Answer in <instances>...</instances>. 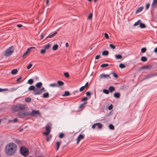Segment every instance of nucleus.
Here are the masks:
<instances>
[{
    "instance_id": "nucleus-31",
    "label": "nucleus",
    "mask_w": 157,
    "mask_h": 157,
    "mask_svg": "<svg viewBox=\"0 0 157 157\" xmlns=\"http://www.w3.org/2000/svg\"><path fill=\"white\" fill-rule=\"evenodd\" d=\"M141 22V21L140 20H138L137 22H136L133 25L134 26H136L140 24Z\"/></svg>"
},
{
    "instance_id": "nucleus-53",
    "label": "nucleus",
    "mask_w": 157,
    "mask_h": 157,
    "mask_svg": "<svg viewBox=\"0 0 157 157\" xmlns=\"http://www.w3.org/2000/svg\"><path fill=\"white\" fill-rule=\"evenodd\" d=\"M87 99L88 98L87 97H85L82 98V99H81V101H84L87 100Z\"/></svg>"
},
{
    "instance_id": "nucleus-38",
    "label": "nucleus",
    "mask_w": 157,
    "mask_h": 157,
    "mask_svg": "<svg viewBox=\"0 0 157 157\" xmlns=\"http://www.w3.org/2000/svg\"><path fill=\"white\" fill-rule=\"evenodd\" d=\"M31 100V98L29 97H26L25 98V101L26 102H29Z\"/></svg>"
},
{
    "instance_id": "nucleus-26",
    "label": "nucleus",
    "mask_w": 157,
    "mask_h": 157,
    "mask_svg": "<svg viewBox=\"0 0 157 157\" xmlns=\"http://www.w3.org/2000/svg\"><path fill=\"white\" fill-rule=\"evenodd\" d=\"M102 54L103 56H107L109 54V52L107 50L104 51L102 52Z\"/></svg>"
},
{
    "instance_id": "nucleus-46",
    "label": "nucleus",
    "mask_w": 157,
    "mask_h": 157,
    "mask_svg": "<svg viewBox=\"0 0 157 157\" xmlns=\"http://www.w3.org/2000/svg\"><path fill=\"white\" fill-rule=\"evenodd\" d=\"M147 49L145 47L141 49V52L144 53L146 52V51Z\"/></svg>"
},
{
    "instance_id": "nucleus-52",
    "label": "nucleus",
    "mask_w": 157,
    "mask_h": 157,
    "mask_svg": "<svg viewBox=\"0 0 157 157\" xmlns=\"http://www.w3.org/2000/svg\"><path fill=\"white\" fill-rule=\"evenodd\" d=\"M32 66V64H31V63L29 64L28 65V66H27V69H30L31 67Z\"/></svg>"
},
{
    "instance_id": "nucleus-27",
    "label": "nucleus",
    "mask_w": 157,
    "mask_h": 157,
    "mask_svg": "<svg viewBox=\"0 0 157 157\" xmlns=\"http://www.w3.org/2000/svg\"><path fill=\"white\" fill-rule=\"evenodd\" d=\"M15 142L19 145L21 144V140L17 139H16L15 140Z\"/></svg>"
},
{
    "instance_id": "nucleus-25",
    "label": "nucleus",
    "mask_w": 157,
    "mask_h": 157,
    "mask_svg": "<svg viewBox=\"0 0 157 157\" xmlns=\"http://www.w3.org/2000/svg\"><path fill=\"white\" fill-rule=\"evenodd\" d=\"M58 48V45L57 44H54L52 47V49L54 51H56L57 50Z\"/></svg>"
},
{
    "instance_id": "nucleus-57",
    "label": "nucleus",
    "mask_w": 157,
    "mask_h": 157,
    "mask_svg": "<svg viewBox=\"0 0 157 157\" xmlns=\"http://www.w3.org/2000/svg\"><path fill=\"white\" fill-rule=\"evenodd\" d=\"M51 138V136H50L49 137L47 136V137H46V141L47 142L49 141L50 140V139Z\"/></svg>"
},
{
    "instance_id": "nucleus-8",
    "label": "nucleus",
    "mask_w": 157,
    "mask_h": 157,
    "mask_svg": "<svg viewBox=\"0 0 157 157\" xmlns=\"http://www.w3.org/2000/svg\"><path fill=\"white\" fill-rule=\"evenodd\" d=\"M99 77L101 79H108V78H111L109 75H105L104 73H103L101 74L99 76Z\"/></svg>"
},
{
    "instance_id": "nucleus-54",
    "label": "nucleus",
    "mask_w": 157,
    "mask_h": 157,
    "mask_svg": "<svg viewBox=\"0 0 157 157\" xmlns=\"http://www.w3.org/2000/svg\"><path fill=\"white\" fill-rule=\"evenodd\" d=\"M113 105L112 104H111L109 106L108 108V109L109 110H110L111 109H112L113 108Z\"/></svg>"
},
{
    "instance_id": "nucleus-12",
    "label": "nucleus",
    "mask_w": 157,
    "mask_h": 157,
    "mask_svg": "<svg viewBox=\"0 0 157 157\" xmlns=\"http://www.w3.org/2000/svg\"><path fill=\"white\" fill-rule=\"evenodd\" d=\"M87 102H84L83 103L81 104L79 107V111H80L82 110V109L84 107L85 105L87 104Z\"/></svg>"
},
{
    "instance_id": "nucleus-43",
    "label": "nucleus",
    "mask_w": 157,
    "mask_h": 157,
    "mask_svg": "<svg viewBox=\"0 0 157 157\" xmlns=\"http://www.w3.org/2000/svg\"><path fill=\"white\" fill-rule=\"evenodd\" d=\"M50 46L51 45L50 44H48L44 46V48L46 50L48 49Z\"/></svg>"
},
{
    "instance_id": "nucleus-49",
    "label": "nucleus",
    "mask_w": 157,
    "mask_h": 157,
    "mask_svg": "<svg viewBox=\"0 0 157 157\" xmlns=\"http://www.w3.org/2000/svg\"><path fill=\"white\" fill-rule=\"evenodd\" d=\"M64 75L67 78L69 77V73L67 72H65L64 74Z\"/></svg>"
},
{
    "instance_id": "nucleus-41",
    "label": "nucleus",
    "mask_w": 157,
    "mask_h": 157,
    "mask_svg": "<svg viewBox=\"0 0 157 157\" xmlns=\"http://www.w3.org/2000/svg\"><path fill=\"white\" fill-rule=\"evenodd\" d=\"M33 82V80L32 79H30L28 81V83L29 84H32Z\"/></svg>"
},
{
    "instance_id": "nucleus-60",
    "label": "nucleus",
    "mask_w": 157,
    "mask_h": 157,
    "mask_svg": "<svg viewBox=\"0 0 157 157\" xmlns=\"http://www.w3.org/2000/svg\"><path fill=\"white\" fill-rule=\"evenodd\" d=\"M88 83H89V82H86V84H85V85L83 86L85 88H88Z\"/></svg>"
},
{
    "instance_id": "nucleus-19",
    "label": "nucleus",
    "mask_w": 157,
    "mask_h": 157,
    "mask_svg": "<svg viewBox=\"0 0 157 157\" xmlns=\"http://www.w3.org/2000/svg\"><path fill=\"white\" fill-rule=\"evenodd\" d=\"M19 105H15L13 107V109L15 111L20 110Z\"/></svg>"
},
{
    "instance_id": "nucleus-62",
    "label": "nucleus",
    "mask_w": 157,
    "mask_h": 157,
    "mask_svg": "<svg viewBox=\"0 0 157 157\" xmlns=\"http://www.w3.org/2000/svg\"><path fill=\"white\" fill-rule=\"evenodd\" d=\"M100 57V55H97L95 57V59H99Z\"/></svg>"
},
{
    "instance_id": "nucleus-34",
    "label": "nucleus",
    "mask_w": 157,
    "mask_h": 157,
    "mask_svg": "<svg viewBox=\"0 0 157 157\" xmlns=\"http://www.w3.org/2000/svg\"><path fill=\"white\" fill-rule=\"evenodd\" d=\"M109 66V64L108 63H103L101 64L100 66L101 67H108Z\"/></svg>"
},
{
    "instance_id": "nucleus-15",
    "label": "nucleus",
    "mask_w": 157,
    "mask_h": 157,
    "mask_svg": "<svg viewBox=\"0 0 157 157\" xmlns=\"http://www.w3.org/2000/svg\"><path fill=\"white\" fill-rule=\"evenodd\" d=\"M113 96L115 98H118L120 97L121 94L119 92H116L114 93Z\"/></svg>"
},
{
    "instance_id": "nucleus-20",
    "label": "nucleus",
    "mask_w": 157,
    "mask_h": 157,
    "mask_svg": "<svg viewBox=\"0 0 157 157\" xmlns=\"http://www.w3.org/2000/svg\"><path fill=\"white\" fill-rule=\"evenodd\" d=\"M42 85V83L41 82H40L37 83L36 85V86L37 88H40L41 87Z\"/></svg>"
},
{
    "instance_id": "nucleus-9",
    "label": "nucleus",
    "mask_w": 157,
    "mask_h": 157,
    "mask_svg": "<svg viewBox=\"0 0 157 157\" xmlns=\"http://www.w3.org/2000/svg\"><path fill=\"white\" fill-rule=\"evenodd\" d=\"M84 136L82 134L79 135L78 136L77 138V141L76 142V144H78L80 141L81 140L84 139Z\"/></svg>"
},
{
    "instance_id": "nucleus-18",
    "label": "nucleus",
    "mask_w": 157,
    "mask_h": 157,
    "mask_svg": "<svg viewBox=\"0 0 157 157\" xmlns=\"http://www.w3.org/2000/svg\"><path fill=\"white\" fill-rule=\"evenodd\" d=\"M115 90V88L113 86H110L109 87V92L110 93H112L113 91H114Z\"/></svg>"
},
{
    "instance_id": "nucleus-24",
    "label": "nucleus",
    "mask_w": 157,
    "mask_h": 157,
    "mask_svg": "<svg viewBox=\"0 0 157 157\" xmlns=\"http://www.w3.org/2000/svg\"><path fill=\"white\" fill-rule=\"evenodd\" d=\"M141 60L142 62H146L147 60V58L144 56H143L141 57Z\"/></svg>"
},
{
    "instance_id": "nucleus-61",
    "label": "nucleus",
    "mask_w": 157,
    "mask_h": 157,
    "mask_svg": "<svg viewBox=\"0 0 157 157\" xmlns=\"http://www.w3.org/2000/svg\"><path fill=\"white\" fill-rule=\"evenodd\" d=\"M40 91H41V93L42 92H45L46 90H45V88L44 87L42 88L41 89H40Z\"/></svg>"
},
{
    "instance_id": "nucleus-64",
    "label": "nucleus",
    "mask_w": 157,
    "mask_h": 157,
    "mask_svg": "<svg viewBox=\"0 0 157 157\" xmlns=\"http://www.w3.org/2000/svg\"><path fill=\"white\" fill-rule=\"evenodd\" d=\"M18 28H20L23 26V25L21 24H18L17 25Z\"/></svg>"
},
{
    "instance_id": "nucleus-50",
    "label": "nucleus",
    "mask_w": 157,
    "mask_h": 157,
    "mask_svg": "<svg viewBox=\"0 0 157 157\" xmlns=\"http://www.w3.org/2000/svg\"><path fill=\"white\" fill-rule=\"evenodd\" d=\"M109 46L112 49H114L116 48V47H115V45H113V44H110L109 45Z\"/></svg>"
},
{
    "instance_id": "nucleus-42",
    "label": "nucleus",
    "mask_w": 157,
    "mask_h": 157,
    "mask_svg": "<svg viewBox=\"0 0 157 157\" xmlns=\"http://www.w3.org/2000/svg\"><path fill=\"white\" fill-rule=\"evenodd\" d=\"M111 74H112L113 76L116 78H117L118 77V76L117 74L114 72H112L111 73Z\"/></svg>"
},
{
    "instance_id": "nucleus-3",
    "label": "nucleus",
    "mask_w": 157,
    "mask_h": 157,
    "mask_svg": "<svg viewBox=\"0 0 157 157\" xmlns=\"http://www.w3.org/2000/svg\"><path fill=\"white\" fill-rule=\"evenodd\" d=\"M14 51V47L12 46L6 50L5 53V56L6 57L10 56Z\"/></svg>"
},
{
    "instance_id": "nucleus-10",
    "label": "nucleus",
    "mask_w": 157,
    "mask_h": 157,
    "mask_svg": "<svg viewBox=\"0 0 157 157\" xmlns=\"http://www.w3.org/2000/svg\"><path fill=\"white\" fill-rule=\"evenodd\" d=\"M41 94V91H40V89H39V88H35V90L33 93V94L34 95H39Z\"/></svg>"
},
{
    "instance_id": "nucleus-23",
    "label": "nucleus",
    "mask_w": 157,
    "mask_h": 157,
    "mask_svg": "<svg viewBox=\"0 0 157 157\" xmlns=\"http://www.w3.org/2000/svg\"><path fill=\"white\" fill-rule=\"evenodd\" d=\"M49 93L48 92H46L43 94L42 97L44 98H48L49 97Z\"/></svg>"
},
{
    "instance_id": "nucleus-51",
    "label": "nucleus",
    "mask_w": 157,
    "mask_h": 157,
    "mask_svg": "<svg viewBox=\"0 0 157 157\" xmlns=\"http://www.w3.org/2000/svg\"><path fill=\"white\" fill-rule=\"evenodd\" d=\"M64 136V134L63 133H60L59 136V137L60 138H62Z\"/></svg>"
},
{
    "instance_id": "nucleus-39",
    "label": "nucleus",
    "mask_w": 157,
    "mask_h": 157,
    "mask_svg": "<svg viewBox=\"0 0 157 157\" xmlns=\"http://www.w3.org/2000/svg\"><path fill=\"white\" fill-rule=\"evenodd\" d=\"M157 4V0H153L151 5V6L153 7L155 5Z\"/></svg>"
},
{
    "instance_id": "nucleus-7",
    "label": "nucleus",
    "mask_w": 157,
    "mask_h": 157,
    "mask_svg": "<svg viewBox=\"0 0 157 157\" xmlns=\"http://www.w3.org/2000/svg\"><path fill=\"white\" fill-rule=\"evenodd\" d=\"M46 131L43 133V134L45 136H47L49 133L50 130V126L49 125H47L45 127Z\"/></svg>"
},
{
    "instance_id": "nucleus-22",
    "label": "nucleus",
    "mask_w": 157,
    "mask_h": 157,
    "mask_svg": "<svg viewBox=\"0 0 157 157\" xmlns=\"http://www.w3.org/2000/svg\"><path fill=\"white\" fill-rule=\"evenodd\" d=\"M18 72V71L17 69H14L11 71V74L13 75H14L16 74Z\"/></svg>"
},
{
    "instance_id": "nucleus-56",
    "label": "nucleus",
    "mask_w": 157,
    "mask_h": 157,
    "mask_svg": "<svg viewBox=\"0 0 157 157\" xmlns=\"http://www.w3.org/2000/svg\"><path fill=\"white\" fill-rule=\"evenodd\" d=\"M104 36L107 39H109V36L107 34V33H105L104 34Z\"/></svg>"
},
{
    "instance_id": "nucleus-13",
    "label": "nucleus",
    "mask_w": 157,
    "mask_h": 157,
    "mask_svg": "<svg viewBox=\"0 0 157 157\" xmlns=\"http://www.w3.org/2000/svg\"><path fill=\"white\" fill-rule=\"evenodd\" d=\"M57 32H55L53 34L51 35H49L48 36L46 37L45 38L44 40H45L47 39V38H52L55 35H56V34H57Z\"/></svg>"
},
{
    "instance_id": "nucleus-35",
    "label": "nucleus",
    "mask_w": 157,
    "mask_h": 157,
    "mask_svg": "<svg viewBox=\"0 0 157 157\" xmlns=\"http://www.w3.org/2000/svg\"><path fill=\"white\" fill-rule=\"evenodd\" d=\"M18 121L17 119V118H15L13 120H9V122H13V123H16Z\"/></svg>"
},
{
    "instance_id": "nucleus-33",
    "label": "nucleus",
    "mask_w": 157,
    "mask_h": 157,
    "mask_svg": "<svg viewBox=\"0 0 157 157\" xmlns=\"http://www.w3.org/2000/svg\"><path fill=\"white\" fill-rule=\"evenodd\" d=\"M115 57L117 59H120L122 58V56L120 54L115 55Z\"/></svg>"
},
{
    "instance_id": "nucleus-14",
    "label": "nucleus",
    "mask_w": 157,
    "mask_h": 157,
    "mask_svg": "<svg viewBox=\"0 0 157 157\" xmlns=\"http://www.w3.org/2000/svg\"><path fill=\"white\" fill-rule=\"evenodd\" d=\"M19 108L20 110H25V106L24 104H20L19 105Z\"/></svg>"
},
{
    "instance_id": "nucleus-16",
    "label": "nucleus",
    "mask_w": 157,
    "mask_h": 157,
    "mask_svg": "<svg viewBox=\"0 0 157 157\" xmlns=\"http://www.w3.org/2000/svg\"><path fill=\"white\" fill-rule=\"evenodd\" d=\"M57 83L58 87L63 86L64 84V82L63 81L60 80L58 81L57 82Z\"/></svg>"
},
{
    "instance_id": "nucleus-40",
    "label": "nucleus",
    "mask_w": 157,
    "mask_h": 157,
    "mask_svg": "<svg viewBox=\"0 0 157 157\" xmlns=\"http://www.w3.org/2000/svg\"><path fill=\"white\" fill-rule=\"evenodd\" d=\"M49 86L50 87H58V85H57V84L55 83L51 84L49 85Z\"/></svg>"
},
{
    "instance_id": "nucleus-4",
    "label": "nucleus",
    "mask_w": 157,
    "mask_h": 157,
    "mask_svg": "<svg viewBox=\"0 0 157 157\" xmlns=\"http://www.w3.org/2000/svg\"><path fill=\"white\" fill-rule=\"evenodd\" d=\"M17 114L20 117L22 118H25L29 116V112L20 111L18 112Z\"/></svg>"
},
{
    "instance_id": "nucleus-44",
    "label": "nucleus",
    "mask_w": 157,
    "mask_h": 157,
    "mask_svg": "<svg viewBox=\"0 0 157 157\" xmlns=\"http://www.w3.org/2000/svg\"><path fill=\"white\" fill-rule=\"evenodd\" d=\"M119 67L120 68H123L125 67V65L123 63H120L119 65Z\"/></svg>"
},
{
    "instance_id": "nucleus-29",
    "label": "nucleus",
    "mask_w": 157,
    "mask_h": 157,
    "mask_svg": "<svg viewBox=\"0 0 157 157\" xmlns=\"http://www.w3.org/2000/svg\"><path fill=\"white\" fill-rule=\"evenodd\" d=\"M56 145L57 147H56V151H57L58 150V149L59 148V146L60 145V143L59 142H57L56 143Z\"/></svg>"
},
{
    "instance_id": "nucleus-32",
    "label": "nucleus",
    "mask_w": 157,
    "mask_h": 157,
    "mask_svg": "<svg viewBox=\"0 0 157 157\" xmlns=\"http://www.w3.org/2000/svg\"><path fill=\"white\" fill-rule=\"evenodd\" d=\"M97 126H98V128L101 129L102 128V125L100 123H97Z\"/></svg>"
},
{
    "instance_id": "nucleus-17",
    "label": "nucleus",
    "mask_w": 157,
    "mask_h": 157,
    "mask_svg": "<svg viewBox=\"0 0 157 157\" xmlns=\"http://www.w3.org/2000/svg\"><path fill=\"white\" fill-rule=\"evenodd\" d=\"M143 8L144 7L143 6L138 8L137 10L135 13V14H136L137 13L141 12Z\"/></svg>"
},
{
    "instance_id": "nucleus-48",
    "label": "nucleus",
    "mask_w": 157,
    "mask_h": 157,
    "mask_svg": "<svg viewBox=\"0 0 157 157\" xmlns=\"http://www.w3.org/2000/svg\"><path fill=\"white\" fill-rule=\"evenodd\" d=\"M93 16V13H90L89 15L88 16V18L89 19H91Z\"/></svg>"
},
{
    "instance_id": "nucleus-55",
    "label": "nucleus",
    "mask_w": 157,
    "mask_h": 157,
    "mask_svg": "<svg viewBox=\"0 0 157 157\" xmlns=\"http://www.w3.org/2000/svg\"><path fill=\"white\" fill-rule=\"evenodd\" d=\"M85 88L83 86H82L80 89H79V91L80 92H81V91H83Z\"/></svg>"
},
{
    "instance_id": "nucleus-6",
    "label": "nucleus",
    "mask_w": 157,
    "mask_h": 157,
    "mask_svg": "<svg viewBox=\"0 0 157 157\" xmlns=\"http://www.w3.org/2000/svg\"><path fill=\"white\" fill-rule=\"evenodd\" d=\"M156 76H157V72L151 73L149 75H145L143 79L145 80Z\"/></svg>"
},
{
    "instance_id": "nucleus-37",
    "label": "nucleus",
    "mask_w": 157,
    "mask_h": 157,
    "mask_svg": "<svg viewBox=\"0 0 157 157\" xmlns=\"http://www.w3.org/2000/svg\"><path fill=\"white\" fill-rule=\"evenodd\" d=\"M109 128L111 130H114V127L113 124H110L109 125Z\"/></svg>"
},
{
    "instance_id": "nucleus-5",
    "label": "nucleus",
    "mask_w": 157,
    "mask_h": 157,
    "mask_svg": "<svg viewBox=\"0 0 157 157\" xmlns=\"http://www.w3.org/2000/svg\"><path fill=\"white\" fill-rule=\"evenodd\" d=\"M29 116L32 117H34L37 115L40 116H41L40 111L38 110H33L31 112H29Z\"/></svg>"
},
{
    "instance_id": "nucleus-28",
    "label": "nucleus",
    "mask_w": 157,
    "mask_h": 157,
    "mask_svg": "<svg viewBox=\"0 0 157 157\" xmlns=\"http://www.w3.org/2000/svg\"><path fill=\"white\" fill-rule=\"evenodd\" d=\"M35 87L34 86H31L29 88V90L30 91L33 90H35Z\"/></svg>"
},
{
    "instance_id": "nucleus-45",
    "label": "nucleus",
    "mask_w": 157,
    "mask_h": 157,
    "mask_svg": "<svg viewBox=\"0 0 157 157\" xmlns=\"http://www.w3.org/2000/svg\"><path fill=\"white\" fill-rule=\"evenodd\" d=\"M103 92L106 94H108L109 93V90L107 89H104L103 90Z\"/></svg>"
},
{
    "instance_id": "nucleus-30",
    "label": "nucleus",
    "mask_w": 157,
    "mask_h": 157,
    "mask_svg": "<svg viewBox=\"0 0 157 157\" xmlns=\"http://www.w3.org/2000/svg\"><path fill=\"white\" fill-rule=\"evenodd\" d=\"M46 33H47L46 32H44L41 34V40L46 35Z\"/></svg>"
},
{
    "instance_id": "nucleus-1",
    "label": "nucleus",
    "mask_w": 157,
    "mask_h": 157,
    "mask_svg": "<svg viewBox=\"0 0 157 157\" xmlns=\"http://www.w3.org/2000/svg\"><path fill=\"white\" fill-rule=\"evenodd\" d=\"M17 149V147L15 144L13 143H9L6 147V153L8 155L12 156L16 153Z\"/></svg>"
},
{
    "instance_id": "nucleus-36",
    "label": "nucleus",
    "mask_w": 157,
    "mask_h": 157,
    "mask_svg": "<svg viewBox=\"0 0 157 157\" xmlns=\"http://www.w3.org/2000/svg\"><path fill=\"white\" fill-rule=\"evenodd\" d=\"M146 27V26L145 24L143 23H140V27L141 28H144Z\"/></svg>"
},
{
    "instance_id": "nucleus-21",
    "label": "nucleus",
    "mask_w": 157,
    "mask_h": 157,
    "mask_svg": "<svg viewBox=\"0 0 157 157\" xmlns=\"http://www.w3.org/2000/svg\"><path fill=\"white\" fill-rule=\"evenodd\" d=\"M70 95L69 92L68 91H66L64 92V93L62 95L63 96H68Z\"/></svg>"
},
{
    "instance_id": "nucleus-11",
    "label": "nucleus",
    "mask_w": 157,
    "mask_h": 157,
    "mask_svg": "<svg viewBox=\"0 0 157 157\" xmlns=\"http://www.w3.org/2000/svg\"><path fill=\"white\" fill-rule=\"evenodd\" d=\"M152 67V65H148V66H144L141 67H140V69H147L148 70H150L151 69Z\"/></svg>"
},
{
    "instance_id": "nucleus-63",
    "label": "nucleus",
    "mask_w": 157,
    "mask_h": 157,
    "mask_svg": "<svg viewBox=\"0 0 157 157\" xmlns=\"http://www.w3.org/2000/svg\"><path fill=\"white\" fill-rule=\"evenodd\" d=\"M97 126V123H96L92 125V128L93 129H94L95 127Z\"/></svg>"
},
{
    "instance_id": "nucleus-2",
    "label": "nucleus",
    "mask_w": 157,
    "mask_h": 157,
    "mask_svg": "<svg viewBox=\"0 0 157 157\" xmlns=\"http://www.w3.org/2000/svg\"><path fill=\"white\" fill-rule=\"evenodd\" d=\"M21 154L23 156H25L28 155L29 152L27 148L24 146H21L20 148Z\"/></svg>"
},
{
    "instance_id": "nucleus-58",
    "label": "nucleus",
    "mask_w": 157,
    "mask_h": 157,
    "mask_svg": "<svg viewBox=\"0 0 157 157\" xmlns=\"http://www.w3.org/2000/svg\"><path fill=\"white\" fill-rule=\"evenodd\" d=\"M150 4L149 3H147L146 6V9L147 10L149 7Z\"/></svg>"
},
{
    "instance_id": "nucleus-47",
    "label": "nucleus",
    "mask_w": 157,
    "mask_h": 157,
    "mask_svg": "<svg viewBox=\"0 0 157 157\" xmlns=\"http://www.w3.org/2000/svg\"><path fill=\"white\" fill-rule=\"evenodd\" d=\"M46 52V49H45L44 48V49H42L40 50V53L42 54H44Z\"/></svg>"
},
{
    "instance_id": "nucleus-59",
    "label": "nucleus",
    "mask_w": 157,
    "mask_h": 157,
    "mask_svg": "<svg viewBox=\"0 0 157 157\" xmlns=\"http://www.w3.org/2000/svg\"><path fill=\"white\" fill-rule=\"evenodd\" d=\"M86 96H89L91 95V93L90 91H87L86 93Z\"/></svg>"
}]
</instances>
